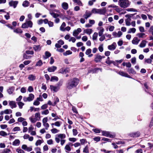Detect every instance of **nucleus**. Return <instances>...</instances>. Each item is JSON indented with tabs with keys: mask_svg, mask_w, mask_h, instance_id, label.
Instances as JSON below:
<instances>
[{
	"mask_svg": "<svg viewBox=\"0 0 153 153\" xmlns=\"http://www.w3.org/2000/svg\"><path fill=\"white\" fill-rule=\"evenodd\" d=\"M79 82L78 79L74 78L70 79L67 84V88L68 89H70L76 87Z\"/></svg>",
	"mask_w": 153,
	"mask_h": 153,
	"instance_id": "1",
	"label": "nucleus"
},
{
	"mask_svg": "<svg viewBox=\"0 0 153 153\" xmlns=\"http://www.w3.org/2000/svg\"><path fill=\"white\" fill-rule=\"evenodd\" d=\"M131 2L128 0H119L118 5L122 8H125L128 7Z\"/></svg>",
	"mask_w": 153,
	"mask_h": 153,
	"instance_id": "2",
	"label": "nucleus"
},
{
	"mask_svg": "<svg viewBox=\"0 0 153 153\" xmlns=\"http://www.w3.org/2000/svg\"><path fill=\"white\" fill-rule=\"evenodd\" d=\"M92 13L99 14L100 15H105L106 12V9L105 7H103L102 9L93 8L91 11Z\"/></svg>",
	"mask_w": 153,
	"mask_h": 153,
	"instance_id": "3",
	"label": "nucleus"
},
{
	"mask_svg": "<svg viewBox=\"0 0 153 153\" xmlns=\"http://www.w3.org/2000/svg\"><path fill=\"white\" fill-rule=\"evenodd\" d=\"M48 10L49 11V13L51 16H52L53 18H56L55 20V22L56 23H59L60 22V19L59 18L57 17L59 16H62V13H60V15L55 13L54 12H53V11L52 10L49 9Z\"/></svg>",
	"mask_w": 153,
	"mask_h": 153,
	"instance_id": "4",
	"label": "nucleus"
},
{
	"mask_svg": "<svg viewBox=\"0 0 153 153\" xmlns=\"http://www.w3.org/2000/svg\"><path fill=\"white\" fill-rule=\"evenodd\" d=\"M58 137H55V140L57 143H59L60 140H63L65 139L66 137V135L64 134H60L57 135Z\"/></svg>",
	"mask_w": 153,
	"mask_h": 153,
	"instance_id": "5",
	"label": "nucleus"
},
{
	"mask_svg": "<svg viewBox=\"0 0 153 153\" xmlns=\"http://www.w3.org/2000/svg\"><path fill=\"white\" fill-rule=\"evenodd\" d=\"M34 98V96L32 94H30L28 97H24L23 98V100L24 102H30L33 100Z\"/></svg>",
	"mask_w": 153,
	"mask_h": 153,
	"instance_id": "6",
	"label": "nucleus"
},
{
	"mask_svg": "<svg viewBox=\"0 0 153 153\" xmlns=\"http://www.w3.org/2000/svg\"><path fill=\"white\" fill-rule=\"evenodd\" d=\"M33 25V24L32 21H27L22 25V27L24 28H27L28 27H32Z\"/></svg>",
	"mask_w": 153,
	"mask_h": 153,
	"instance_id": "7",
	"label": "nucleus"
},
{
	"mask_svg": "<svg viewBox=\"0 0 153 153\" xmlns=\"http://www.w3.org/2000/svg\"><path fill=\"white\" fill-rule=\"evenodd\" d=\"M102 135L110 138H114L115 137L114 134H111L109 131H102Z\"/></svg>",
	"mask_w": 153,
	"mask_h": 153,
	"instance_id": "8",
	"label": "nucleus"
},
{
	"mask_svg": "<svg viewBox=\"0 0 153 153\" xmlns=\"http://www.w3.org/2000/svg\"><path fill=\"white\" fill-rule=\"evenodd\" d=\"M18 3V1L11 0L9 2V4L10 7H13L14 8H16Z\"/></svg>",
	"mask_w": 153,
	"mask_h": 153,
	"instance_id": "9",
	"label": "nucleus"
},
{
	"mask_svg": "<svg viewBox=\"0 0 153 153\" xmlns=\"http://www.w3.org/2000/svg\"><path fill=\"white\" fill-rule=\"evenodd\" d=\"M92 13L91 12L88 10L85 11V13L83 15V17L86 19L90 17L92 15Z\"/></svg>",
	"mask_w": 153,
	"mask_h": 153,
	"instance_id": "10",
	"label": "nucleus"
},
{
	"mask_svg": "<svg viewBox=\"0 0 153 153\" xmlns=\"http://www.w3.org/2000/svg\"><path fill=\"white\" fill-rule=\"evenodd\" d=\"M81 31L82 30L80 28H78L77 29L73 31V35L75 37H76Z\"/></svg>",
	"mask_w": 153,
	"mask_h": 153,
	"instance_id": "11",
	"label": "nucleus"
},
{
	"mask_svg": "<svg viewBox=\"0 0 153 153\" xmlns=\"http://www.w3.org/2000/svg\"><path fill=\"white\" fill-rule=\"evenodd\" d=\"M105 57L104 56H102L99 54H97L95 56L94 60L96 62H100L102 58H104Z\"/></svg>",
	"mask_w": 153,
	"mask_h": 153,
	"instance_id": "12",
	"label": "nucleus"
},
{
	"mask_svg": "<svg viewBox=\"0 0 153 153\" xmlns=\"http://www.w3.org/2000/svg\"><path fill=\"white\" fill-rule=\"evenodd\" d=\"M50 88L52 91L54 92L57 91L59 89V88L58 86H55L53 85H51L50 86Z\"/></svg>",
	"mask_w": 153,
	"mask_h": 153,
	"instance_id": "13",
	"label": "nucleus"
},
{
	"mask_svg": "<svg viewBox=\"0 0 153 153\" xmlns=\"http://www.w3.org/2000/svg\"><path fill=\"white\" fill-rule=\"evenodd\" d=\"M9 104L11 108H15L16 107V102L13 101H9Z\"/></svg>",
	"mask_w": 153,
	"mask_h": 153,
	"instance_id": "14",
	"label": "nucleus"
},
{
	"mask_svg": "<svg viewBox=\"0 0 153 153\" xmlns=\"http://www.w3.org/2000/svg\"><path fill=\"white\" fill-rule=\"evenodd\" d=\"M117 46L115 42H113L112 45L108 46V48L110 50H114L115 49Z\"/></svg>",
	"mask_w": 153,
	"mask_h": 153,
	"instance_id": "15",
	"label": "nucleus"
},
{
	"mask_svg": "<svg viewBox=\"0 0 153 153\" xmlns=\"http://www.w3.org/2000/svg\"><path fill=\"white\" fill-rule=\"evenodd\" d=\"M140 133L139 131L135 132H132L129 134V135L131 137H138L140 135Z\"/></svg>",
	"mask_w": 153,
	"mask_h": 153,
	"instance_id": "16",
	"label": "nucleus"
},
{
	"mask_svg": "<svg viewBox=\"0 0 153 153\" xmlns=\"http://www.w3.org/2000/svg\"><path fill=\"white\" fill-rule=\"evenodd\" d=\"M83 32L84 34L86 33L90 35L93 32V30L91 28L84 29Z\"/></svg>",
	"mask_w": 153,
	"mask_h": 153,
	"instance_id": "17",
	"label": "nucleus"
},
{
	"mask_svg": "<svg viewBox=\"0 0 153 153\" xmlns=\"http://www.w3.org/2000/svg\"><path fill=\"white\" fill-rule=\"evenodd\" d=\"M122 32L120 31H119L117 33L116 32H113L112 33V35L115 37H120L122 35Z\"/></svg>",
	"mask_w": 153,
	"mask_h": 153,
	"instance_id": "18",
	"label": "nucleus"
},
{
	"mask_svg": "<svg viewBox=\"0 0 153 153\" xmlns=\"http://www.w3.org/2000/svg\"><path fill=\"white\" fill-rule=\"evenodd\" d=\"M118 73L119 75L122 76L130 78H131V77L129 75H128V74L124 72L123 71H120Z\"/></svg>",
	"mask_w": 153,
	"mask_h": 153,
	"instance_id": "19",
	"label": "nucleus"
},
{
	"mask_svg": "<svg viewBox=\"0 0 153 153\" xmlns=\"http://www.w3.org/2000/svg\"><path fill=\"white\" fill-rule=\"evenodd\" d=\"M140 41V40L137 37H135L133 39L132 41V43L134 45H137Z\"/></svg>",
	"mask_w": 153,
	"mask_h": 153,
	"instance_id": "20",
	"label": "nucleus"
},
{
	"mask_svg": "<svg viewBox=\"0 0 153 153\" xmlns=\"http://www.w3.org/2000/svg\"><path fill=\"white\" fill-rule=\"evenodd\" d=\"M137 36L140 38H145L147 36V35L145 33H137Z\"/></svg>",
	"mask_w": 153,
	"mask_h": 153,
	"instance_id": "21",
	"label": "nucleus"
},
{
	"mask_svg": "<svg viewBox=\"0 0 153 153\" xmlns=\"http://www.w3.org/2000/svg\"><path fill=\"white\" fill-rule=\"evenodd\" d=\"M97 29L99 30L98 32V34L99 36H101L102 35L104 31V28L102 27H98L97 28Z\"/></svg>",
	"mask_w": 153,
	"mask_h": 153,
	"instance_id": "22",
	"label": "nucleus"
},
{
	"mask_svg": "<svg viewBox=\"0 0 153 153\" xmlns=\"http://www.w3.org/2000/svg\"><path fill=\"white\" fill-rule=\"evenodd\" d=\"M147 42L146 40H143L141 41L139 46L140 48H144L146 46Z\"/></svg>",
	"mask_w": 153,
	"mask_h": 153,
	"instance_id": "23",
	"label": "nucleus"
},
{
	"mask_svg": "<svg viewBox=\"0 0 153 153\" xmlns=\"http://www.w3.org/2000/svg\"><path fill=\"white\" fill-rule=\"evenodd\" d=\"M57 69V67L55 66H52L49 67L48 68V71L49 72H53Z\"/></svg>",
	"mask_w": 153,
	"mask_h": 153,
	"instance_id": "24",
	"label": "nucleus"
},
{
	"mask_svg": "<svg viewBox=\"0 0 153 153\" xmlns=\"http://www.w3.org/2000/svg\"><path fill=\"white\" fill-rule=\"evenodd\" d=\"M70 143H69L67 144L65 146V151L67 152H69L71 151V148L70 146Z\"/></svg>",
	"mask_w": 153,
	"mask_h": 153,
	"instance_id": "25",
	"label": "nucleus"
},
{
	"mask_svg": "<svg viewBox=\"0 0 153 153\" xmlns=\"http://www.w3.org/2000/svg\"><path fill=\"white\" fill-rule=\"evenodd\" d=\"M69 69L67 68L66 69H62L60 70L59 72L62 74H65L69 72Z\"/></svg>",
	"mask_w": 153,
	"mask_h": 153,
	"instance_id": "26",
	"label": "nucleus"
},
{
	"mask_svg": "<svg viewBox=\"0 0 153 153\" xmlns=\"http://www.w3.org/2000/svg\"><path fill=\"white\" fill-rule=\"evenodd\" d=\"M28 79L30 81H34L36 79V76L34 74H30L28 76Z\"/></svg>",
	"mask_w": 153,
	"mask_h": 153,
	"instance_id": "27",
	"label": "nucleus"
},
{
	"mask_svg": "<svg viewBox=\"0 0 153 153\" xmlns=\"http://www.w3.org/2000/svg\"><path fill=\"white\" fill-rule=\"evenodd\" d=\"M62 7L65 10H67L68 8V4L65 2H64L62 3Z\"/></svg>",
	"mask_w": 153,
	"mask_h": 153,
	"instance_id": "28",
	"label": "nucleus"
},
{
	"mask_svg": "<svg viewBox=\"0 0 153 153\" xmlns=\"http://www.w3.org/2000/svg\"><path fill=\"white\" fill-rule=\"evenodd\" d=\"M106 63L109 65H110L111 63H113L114 65H116V63L114 61L110 60L109 59V57H108L106 61Z\"/></svg>",
	"mask_w": 153,
	"mask_h": 153,
	"instance_id": "29",
	"label": "nucleus"
},
{
	"mask_svg": "<svg viewBox=\"0 0 153 153\" xmlns=\"http://www.w3.org/2000/svg\"><path fill=\"white\" fill-rule=\"evenodd\" d=\"M20 143V141L19 139H16L12 143L13 145L18 146Z\"/></svg>",
	"mask_w": 153,
	"mask_h": 153,
	"instance_id": "30",
	"label": "nucleus"
},
{
	"mask_svg": "<svg viewBox=\"0 0 153 153\" xmlns=\"http://www.w3.org/2000/svg\"><path fill=\"white\" fill-rule=\"evenodd\" d=\"M91 50L90 48H89L86 50L85 54L87 55H88V57H91L93 56V55L92 54H90L91 53Z\"/></svg>",
	"mask_w": 153,
	"mask_h": 153,
	"instance_id": "31",
	"label": "nucleus"
},
{
	"mask_svg": "<svg viewBox=\"0 0 153 153\" xmlns=\"http://www.w3.org/2000/svg\"><path fill=\"white\" fill-rule=\"evenodd\" d=\"M14 89L15 88L14 87H10L7 90V92L9 94H11L13 93Z\"/></svg>",
	"mask_w": 153,
	"mask_h": 153,
	"instance_id": "32",
	"label": "nucleus"
},
{
	"mask_svg": "<svg viewBox=\"0 0 153 153\" xmlns=\"http://www.w3.org/2000/svg\"><path fill=\"white\" fill-rule=\"evenodd\" d=\"M45 56H43V58L44 59H46L50 57L51 54V53L48 51H46L45 53Z\"/></svg>",
	"mask_w": 153,
	"mask_h": 153,
	"instance_id": "33",
	"label": "nucleus"
},
{
	"mask_svg": "<svg viewBox=\"0 0 153 153\" xmlns=\"http://www.w3.org/2000/svg\"><path fill=\"white\" fill-rule=\"evenodd\" d=\"M33 48L35 51H39L41 50V47H40V45H34L33 47Z\"/></svg>",
	"mask_w": 153,
	"mask_h": 153,
	"instance_id": "34",
	"label": "nucleus"
},
{
	"mask_svg": "<svg viewBox=\"0 0 153 153\" xmlns=\"http://www.w3.org/2000/svg\"><path fill=\"white\" fill-rule=\"evenodd\" d=\"M136 31V29L134 28H130L128 31V33H134Z\"/></svg>",
	"mask_w": 153,
	"mask_h": 153,
	"instance_id": "35",
	"label": "nucleus"
},
{
	"mask_svg": "<svg viewBox=\"0 0 153 153\" xmlns=\"http://www.w3.org/2000/svg\"><path fill=\"white\" fill-rule=\"evenodd\" d=\"M131 19H126L125 20L126 25L127 26H129L131 25Z\"/></svg>",
	"mask_w": 153,
	"mask_h": 153,
	"instance_id": "36",
	"label": "nucleus"
},
{
	"mask_svg": "<svg viewBox=\"0 0 153 153\" xmlns=\"http://www.w3.org/2000/svg\"><path fill=\"white\" fill-rule=\"evenodd\" d=\"M98 34L97 32H94L92 36V39L93 41L96 40Z\"/></svg>",
	"mask_w": 153,
	"mask_h": 153,
	"instance_id": "37",
	"label": "nucleus"
},
{
	"mask_svg": "<svg viewBox=\"0 0 153 153\" xmlns=\"http://www.w3.org/2000/svg\"><path fill=\"white\" fill-rule=\"evenodd\" d=\"M73 1L75 3H76L78 5L80 6H82V4L81 1L79 0H73Z\"/></svg>",
	"mask_w": 153,
	"mask_h": 153,
	"instance_id": "38",
	"label": "nucleus"
},
{
	"mask_svg": "<svg viewBox=\"0 0 153 153\" xmlns=\"http://www.w3.org/2000/svg\"><path fill=\"white\" fill-rule=\"evenodd\" d=\"M128 71L129 74H134L136 73L135 71L132 68L128 69Z\"/></svg>",
	"mask_w": 153,
	"mask_h": 153,
	"instance_id": "39",
	"label": "nucleus"
},
{
	"mask_svg": "<svg viewBox=\"0 0 153 153\" xmlns=\"http://www.w3.org/2000/svg\"><path fill=\"white\" fill-rule=\"evenodd\" d=\"M115 10L118 13H120L121 14H123L126 13V12H121V11L123 10L120 8L118 7H117L115 9Z\"/></svg>",
	"mask_w": 153,
	"mask_h": 153,
	"instance_id": "40",
	"label": "nucleus"
},
{
	"mask_svg": "<svg viewBox=\"0 0 153 153\" xmlns=\"http://www.w3.org/2000/svg\"><path fill=\"white\" fill-rule=\"evenodd\" d=\"M66 26V24L65 22H63L60 27V30L62 31H65V27Z\"/></svg>",
	"mask_w": 153,
	"mask_h": 153,
	"instance_id": "41",
	"label": "nucleus"
},
{
	"mask_svg": "<svg viewBox=\"0 0 153 153\" xmlns=\"http://www.w3.org/2000/svg\"><path fill=\"white\" fill-rule=\"evenodd\" d=\"M51 132L53 134H56L59 132V130L56 128H53L51 130Z\"/></svg>",
	"mask_w": 153,
	"mask_h": 153,
	"instance_id": "42",
	"label": "nucleus"
},
{
	"mask_svg": "<svg viewBox=\"0 0 153 153\" xmlns=\"http://www.w3.org/2000/svg\"><path fill=\"white\" fill-rule=\"evenodd\" d=\"M29 3L27 1H24L22 4V6L24 7H27L29 6Z\"/></svg>",
	"mask_w": 153,
	"mask_h": 153,
	"instance_id": "43",
	"label": "nucleus"
},
{
	"mask_svg": "<svg viewBox=\"0 0 153 153\" xmlns=\"http://www.w3.org/2000/svg\"><path fill=\"white\" fill-rule=\"evenodd\" d=\"M17 104L19 106V108L21 109L22 108L23 106L25 104L21 102H19L17 103Z\"/></svg>",
	"mask_w": 153,
	"mask_h": 153,
	"instance_id": "44",
	"label": "nucleus"
},
{
	"mask_svg": "<svg viewBox=\"0 0 153 153\" xmlns=\"http://www.w3.org/2000/svg\"><path fill=\"white\" fill-rule=\"evenodd\" d=\"M13 32L14 33H22V30L21 29L19 28H17L16 29L14 30H13Z\"/></svg>",
	"mask_w": 153,
	"mask_h": 153,
	"instance_id": "45",
	"label": "nucleus"
},
{
	"mask_svg": "<svg viewBox=\"0 0 153 153\" xmlns=\"http://www.w3.org/2000/svg\"><path fill=\"white\" fill-rule=\"evenodd\" d=\"M58 78L57 76H53L51 77V82H54L55 81H58Z\"/></svg>",
	"mask_w": 153,
	"mask_h": 153,
	"instance_id": "46",
	"label": "nucleus"
},
{
	"mask_svg": "<svg viewBox=\"0 0 153 153\" xmlns=\"http://www.w3.org/2000/svg\"><path fill=\"white\" fill-rule=\"evenodd\" d=\"M12 110L10 109H6L4 111V114H8L12 113Z\"/></svg>",
	"mask_w": 153,
	"mask_h": 153,
	"instance_id": "47",
	"label": "nucleus"
},
{
	"mask_svg": "<svg viewBox=\"0 0 153 153\" xmlns=\"http://www.w3.org/2000/svg\"><path fill=\"white\" fill-rule=\"evenodd\" d=\"M83 152L85 153H89V148L88 147L86 146L83 150Z\"/></svg>",
	"mask_w": 153,
	"mask_h": 153,
	"instance_id": "48",
	"label": "nucleus"
},
{
	"mask_svg": "<svg viewBox=\"0 0 153 153\" xmlns=\"http://www.w3.org/2000/svg\"><path fill=\"white\" fill-rule=\"evenodd\" d=\"M72 53V52L70 50L66 51L65 52L63 53L64 55L66 56L67 55L71 54Z\"/></svg>",
	"mask_w": 153,
	"mask_h": 153,
	"instance_id": "49",
	"label": "nucleus"
},
{
	"mask_svg": "<svg viewBox=\"0 0 153 153\" xmlns=\"http://www.w3.org/2000/svg\"><path fill=\"white\" fill-rule=\"evenodd\" d=\"M43 63L42 61L41 60H39L38 62H37L36 64V66H40L42 65Z\"/></svg>",
	"mask_w": 153,
	"mask_h": 153,
	"instance_id": "50",
	"label": "nucleus"
},
{
	"mask_svg": "<svg viewBox=\"0 0 153 153\" xmlns=\"http://www.w3.org/2000/svg\"><path fill=\"white\" fill-rule=\"evenodd\" d=\"M10 150L8 149H4L1 153H10Z\"/></svg>",
	"mask_w": 153,
	"mask_h": 153,
	"instance_id": "51",
	"label": "nucleus"
},
{
	"mask_svg": "<svg viewBox=\"0 0 153 153\" xmlns=\"http://www.w3.org/2000/svg\"><path fill=\"white\" fill-rule=\"evenodd\" d=\"M62 19H66L67 20H70L71 19V16H63L62 18Z\"/></svg>",
	"mask_w": 153,
	"mask_h": 153,
	"instance_id": "52",
	"label": "nucleus"
},
{
	"mask_svg": "<svg viewBox=\"0 0 153 153\" xmlns=\"http://www.w3.org/2000/svg\"><path fill=\"white\" fill-rule=\"evenodd\" d=\"M16 151L18 153H25V152L24 150H23L22 149H20L19 148L17 149L16 150Z\"/></svg>",
	"mask_w": 153,
	"mask_h": 153,
	"instance_id": "53",
	"label": "nucleus"
},
{
	"mask_svg": "<svg viewBox=\"0 0 153 153\" xmlns=\"http://www.w3.org/2000/svg\"><path fill=\"white\" fill-rule=\"evenodd\" d=\"M0 135L2 136H5L7 135V134L5 131H0Z\"/></svg>",
	"mask_w": 153,
	"mask_h": 153,
	"instance_id": "54",
	"label": "nucleus"
},
{
	"mask_svg": "<svg viewBox=\"0 0 153 153\" xmlns=\"http://www.w3.org/2000/svg\"><path fill=\"white\" fill-rule=\"evenodd\" d=\"M145 62L149 64H151L152 62V60L150 59H145Z\"/></svg>",
	"mask_w": 153,
	"mask_h": 153,
	"instance_id": "55",
	"label": "nucleus"
},
{
	"mask_svg": "<svg viewBox=\"0 0 153 153\" xmlns=\"http://www.w3.org/2000/svg\"><path fill=\"white\" fill-rule=\"evenodd\" d=\"M43 126L45 127V129L46 130H48V128L49 127V124L47 123H45L43 124Z\"/></svg>",
	"mask_w": 153,
	"mask_h": 153,
	"instance_id": "56",
	"label": "nucleus"
},
{
	"mask_svg": "<svg viewBox=\"0 0 153 153\" xmlns=\"http://www.w3.org/2000/svg\"><path fill=\"white\" fill-rule=\"evenodd\" d=\"M42 143V141L41 140H39L36 141L35 143V145L37 146L40 145Z\"/></svg>",
	"mask_w": 153,
	"mask_h": 153,
	"instance_id": "57",
	"label": "nucleus"
},
{
	"mask_svg": "<svg viewBox=\"0 0 153 153\" xmlns=\"http://www.w3.org/2000/svg\"><path fill=\"white\" fill-rule=\"evenodd\" d=\"M128 11L137 12V10L133 8H128L126 9Z\"/></svg>",
	"mask_w": 153,
	"mask_h": 153,
	"instance_id": "58",
	"label": "nucleus"
},
{
	"mask_svg": "<svg viewBox=\"0 0 153 153\" xmlns=\"http://www.w3.org/2000/svg\"><path fill=\"white\" fill-rule=\"evenodd\" d=\"M103 45H100L98 48V49L100 52H102L103 51Z\"/></svg>",
	"mask_w": 153,
	"mask_h": 153,
	"instance_id": "59",
	"label": "nucleus"
},
{
	"mask_svg": "<svg viewBox=\"0 0 153 153\" xmlns=\"http://www.w3.org/2000/svg\"><path fill=\"white\" fill-rule=\"evenodd\" d=\"M29 119L30 120L31 122L32 123H35L37 121V120H36V118H33L32 117H29Z\"/></svg>",
	"mask_w": 153,
	"mask_h": 153,
	"instance_id": "60",
	"label": "nucleus"
},
{
	"mask_svg": "<svg viewBox=\"0 0 153 153\" xmlns=\"http://www.w3.org/2000/svg\"><path fill=\"white\" fill-rule=\"evenodd\" d=\"M35 150L36 152V153H42L41 152L40 149L38 147L36 148L35 149Z\"/></svg>",
	"mask_w": 153,
	"mask_h": 153,
	"instance_id": "61",
	"label": "nucleus"
},
{
	"mask_svg": "<svg viewBox=\"0 0 153 153\" xmlns=\"http://www.w3.org/2000/svg\"><path fill=\"white\" fill-rule=\"evenodd\" d=\"M76 39L73 37H71L69 40V42L72 41V42L74 43L76 41Z\"/></svg>",
	"mask_w": 153,
	"mask_h": 153,
	"instance_id": "62",
	"label": "nucleus"
},
{
	"mask_svg": "<svg viewBox=\"0 0 153 153\" xmlns=\"http://www.w3.org/2000/svg\"><path fill=\"white\" fill-rule=\"evenodd\" d=\"M140 31L141 33H143L145 32V30L143 27L140 26L139 27Z\"/></svg>",
	"mask_w": 153,
	"mask_h": 153,
	"instance_id": "63",
	"label": "nucleus"
},
{
	"mask_svg": "<svg viewBox=\"0 0 153 153\" xmlns=\"http://www.w3.org/2000/svg\"><path fill=\"white\" fill-rule=\"evenodd\" d=\"M25 120V119L24 118L22 117H20L18 118L17 120L18 122H23Z\"/></svg>",
	"mask_w": 153,
	"mask_h": 153,
	"instance_id": "64",
	"label": "nucleus"
}]
</instances>
